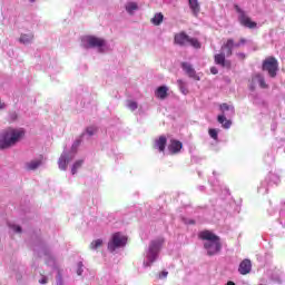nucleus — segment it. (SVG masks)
I'll return each mask as SVG.
<instances>
[{
	"label": "nucleus",
	"instance_id": "obj_8",
	"mask_svg": "<svg viewBox=\"0 0 285 285\" xmlns=\"http://www.w3.org/2000/svg\"><path fill=\"white\" fill-rule=\"evenodd\" d=\"M175 43L178 46H191V48L196 49L202 48V43L197 38H189L185 32H180L175 36Z\"/></svg>",
	"mask_w": 285,
	"mask_h": 285
},
{
	"label": "nucleus",
	"instance_id": "obj_27",
	"mask_svg": "<svg viewBox=\"0 0 285 285\" xmlns=\"http://www.w3.org/2000/svg\"><path fill=\"white\" fill-rule=\"evenodd\" d=\"M97 132V127H88L86 131L82 134V137H92Z\"/></svg>",
	"mask_w": 285,
	"mask_h": 285
},
{
	"label": "nucleus",
	"instance_id": "obj_7",
	"mask_svg": "<svg viewBox=\"0 0 285 285\" xmlns=\"http://www.w3.org/2000/svg\"><path fill=\"white\" fill-rule=\"evenodd\" d=\"M263 70L264 72H267L272 79H275L277 72H279V62L275 57H268L263 61Z\"/></svg>",
	"mask_w": 285,
	"mask_h": 285
},
{
	"label": "nucleus",
	"instance_id": "obj_16",
	"mask_svg": "<svg viewBox=\"0 0 285 285\" xmlns=\"http://www.w3.org/2000/svg\"><path fill=\"white\" fill-rule=\"evenodd\" d=\"M253 83H258L261 88H268V85H266V80L261 73H256L253 79Z\"/></svg>",
	"mask_w": 285,
	"mask_h": 285
},
{
	"label": "nucleus",
	"instance_id": "obj_11",
	"mask_svg": "<svg viewBox=\"0 0 285 285\" xmlns=\"http://www.w3.org/2000/svg\"><path fill=\"white\" fill-rule=\"evenodd\" d=\"M181 68L186 72V75H188V77H190L191 79H195L196 81L200 80V78L197 76V72L193 68V65L188 62H183Z\"/></svg>",
	"mask_w": 285,
	"mask_h": 285
},
{
	"label": "nucleus",
	"instance_id": "obj_38",
	"mask_svg": "<svg viewBox=\"0 0 285 285\" xmlns=\"http://www.w3.org/2000/svg\"><path fill=\"white\" fill-rule=\"evenodd\" d=\"M236 43H239V47H240V46H244V43H246V39L242 38V39L239 40V42H236Z\"/></svg>",
	"mask_w": 285,
	"mask_h": 285
},
{
	"label": "nucleus",
	"instance_id": "obj_32",
	"mask_svg": "<svg viewBox=\"0 0 285 285\" xmlns=\"http://www.w3.org/2000/svg\"><path fill=\"white\" fill-rule=\"evenodd\" d=\"M258 193H261V195H266L268 193L266 185L262 184V186L258 188Z\"/></svg>",
	"mask_w": 285,
	"mask_h": 285
},
{
	"label": "nucleus",
	"instance_id": "obj_4",
	"mask_svg": "<svg viewBox=\"0 0 285 285\" xmlns=\"http://www.w3.org/2000/svg\"><path fill=\"white\" fill-rule=\"evenodd\" d=\"M83 48H96L98 52H106L108 50V46L106 45V40L101 38H97L95 36H86L82 38Z\"/></svg>",
	"mask_w": 285,
	"mask_h": 285
},
{
	"label": "nucleus",
	"instance_id": "obj_37",
	"mask_svg": "<svg viewBox=\"0 0 285 285\" xmlns=\"http://www.w3.org/2000/svg\"><path fill=\"white\" fill-rule=\"evenodd\" d=\"M13 230H14L16 233H21V227H20V226H14V227H13Z\"/></svg>",
	"mask_w": 285,
	"mask_h": 285
},
{
	"label": "nucleus",
	"instance_id": "obj_36",
	"mask_svg": "<svg viewBox=\"0 0 285 285\" xmlns=\"http://www.w3.org/2000/svg\"><path fill=\"white\" fill-rule=\"evenodd\" d=\"M210 72H212V75H217V72H218L217 67H212Z\"/></svg>",
	"mask_w": 285,
	"mask_h": 285
},
{
	"label": "nucleus",
	"instance_id": "obj_6",
	"mask_svg": "<svg viewBox=\"0 0 285 285\" xmlns=\"http://www.w3.org/2000/svg\"><path fill=\"white\" fill-rule=\"evenodd\" d=\"M126 244H128V237L121 233H115L108 243V250H110V253H115L117 248H124Z\"/></svg>",
	"mask_w": 285,
	"mask_h": 285
},
{
	"label": "nucleus",
	"instance_id": "obj_12",
	"mask_svg": "<svg viewBox=\"0 0 285 285\" xmlns=\"http://www.w3.org/2000/svg\"><path fill=\"white\" fill-rule=\"evenodd\" d=\"M253 268V264L250 263L249 259H244L238 267V272L240 275H248Z\"/></svg>",
	"mask_w": 285,
	"mask_h": 285
},
{
	"label": "nucleus",
	"instance_id": "obj_29",
	"mask_svg": "<svg viewBox=\"0 0 285 285\" xmlns=\"http://www.w3.org/2000/svg\"><path fill=\"white\" fill-rule=\"evenodd\" d=\"M178 86L183 95H186L188 92V89L186 88V82H184V80H178Z\"/></svg>",
	"mask_w": 285,
	"mask_h": 285
},
{
	"label": "nucleus",
	"instance_id": "obj_17",
	"mask_svg": "<svg viewBox=\"0 0 285 285\" xmlns=\"http://www.w3.org/2000/svg\"><path fill=\"white\" fill-rule=\"evenodd\" d=\"M267 277L272 279V282H282V278L279 277V269H269L266 273Z\"/></svg>",
	"mask_w": 285,
	"mask_h": 285
},
{
	"label": "nucleus",
	"instance_id": "obj_14",
	"mask_svg": "<svg viewBox=\"0 0 285 285\" xmlns=\"http://www.w3.org/2000/svg\"><path fill=\"white\" fill-rule=\"evenodd\" d=\"M183 148L181 141L179 140H170V144L168 146L169 153L175 155L176 153H179Z\"/></svg>",
	"mask_w": 285,
	"mask_h": 285
},
{
	"label": "nucleus",
	"instance_id": "obj_34",
	"mask_svg": "<svg viewBox=\"0 0 285 285\" xmlns=\"http://www.w3.org/2000/svg\"><path fill=\"white\" fill-rule=\"evenodd\" d=\"M166 277H168V272H161L159 275L160 279H166Z\"/></svg>",
	"mask_w": 285,
	"mask_h": 285
},
{
	"label": "nucleus",
	"instance_id": "obj_42",
	"mask_svg": "<svg viewBox=\"0 0 285 285\" xmlns=\"http://www.w3.org/2000/svg\"><path fill=\"white\" fill-rule=\"evenodd\" d=\"M30 1H31V3H35L36 0H30Z\"/></svg>",
	"mask_w": 285,
	"mask_h": 285
},
{
	"label": "nucleus",
	"instance_id": "obj_18",
	"mask_svg": "<svg viewBox=\"0 0 285 285\" xmlns=\"http://www.w3.org/2000/svg\"><path fill=\"white\" fill-rule=\"evenodd\" d=\"M155 148H157L159 153L166 150V136H160L159 139L155 141Z\"/></svg>",
	"mask_w": 285,
	"mask_h": 285
},
{
	"label": "nucleus",
	"instance_id": "obj_21",
	"mask_svg": "<svg viewBox=\"0 0 285 285\" xmlns=\"http://www.w3.org/2000/svg\"><path fill=\"white\" fill-rule=\"evenodd\" d=\"M32 39H35V35L32 33H22L19 38L20 43H32Z\"/></svg>",
	"mask_w": 285,
	"mask_h": 285
},
{
	"label": "nucleus",
	"instance_id": "obj_26",
	"mask_svg": "<svg viewBox=\"0 0 285 285\" xmlns=\"http://www.w3.org/2000/svg\"><path fill=\"white\" fill-rule=\"evenodd\" d=\"M101 246H104V240L98 238L90 243L89 248L90 250H97L98 248H101Z\"/></svg>",
	"mask_w": 285,
	"mask_h": 285
},
{
	"label": "nucleus",
	"instance_id": "obj_31",
	"mask_svg": "<svg viewBox=\"0 0 285 285\" xmlns=\"http://www.w3.org/2000/svg\"><path fill=\"white\" fill-rule=\"evenodd\" d=\"M209 136L212 137V139L217 140V137H218L217 129H209Z\"/></svg>",
	"mask_w": 285,
	"mask_h": 285
},
{
	"label": "nucleus",
	"instance_id": "obj_1",
	"mask_svg": "<svg viewBox=\"0 0 285 285\" xmlns=\"http://www.w3.org/2000/svg\"><path fill=\"white\" fill-rule=\"evenodd\" d=\"M26 137L24 129L8 128L0 134V150H8L17 146Z\"/></svg>",
	"mask_w": 285,
	"mask_h": 285
},
{
	"label": "nucleus",
	"instance_id": "obj_9",
	"mask_svg": "<svg viewBox=\"0 0 285 285\" xmlns=\"http://www.w3.org/2000/svg\"><path fill=\"white\" fill-rule=\"evenodd\" d=\"M237 11L239 12V21L242 23V26H245V28H257V22H254L253 20H250V18H248L246 16V13H244V11L239 10V8H237Z\"/></svg>",
	"mask_w": 285,
	"mask_h": 285
},
{
	"label": "nucleus",
	"instance_id": "obj_33",
	"mask_svg": "<svg viewBox=\"0 0 285 285\" xmlns=\"http://www.w3.org/2000/svg\"><path fill=\"white\" fill-rule=\"evenodd\" d=\"M269 179H273L274 184H279V177L275 174H271Z\"/></svg>",
	"mask_w": 285,
	"mask_h": 285
},
{
	"label": "nucleus",
	"instance_id": "obj_23",
	"mask_svg": "<svg viewBox=\"0 0 285 285\" xmlns=\"http://www.w3.org/2000/svg\"><path fill=\"white\" fill-rule=\"evenodd\" d=\"M189 1V8L195 17L199 14V2L197 0H188Z\"/></svg>",
	"mask_w": 285,
	"mask_h": 285
},
{
	"label": "nucleus",
	"instance_id": "obj_35",
	"mask_svg": "<svg viewBox=\"0 0 285 285\" xmlns=\"http://www.w3.org/2000/svg\"><path fill=\"white\" fill-rule=\"evenodd\" d=\"M48 282V277H42L41 279H39V284H46Z\"/></svg>",
	"mask_w": 285,
	"mask_h": 285
},
{
	"label": "nucleus",
	"instance_id": "obj_13",
	"mask_svg": "<svg viewBox=\"0 0 285 285\" xmlns=\"http://www.w3.org/2000/svg\"><path fill=\"white\" fill-rule=\"evenodd\" d=\"M215 63H217V66H222L223 68H230V62L226 61V55L224 51L215 56Z\"/></svg>",
	"mask_w": 285,
	"mask_h": 285
},
{
	"label": "nucleus",
	"instance_id": "obj_25",
	"mask_svg": "<svg viewBox=\"0 0 285 285\" xmlns=\"http://www.w3.org/2000/svg\"><path fill=\"white\" fill-rule=\"evenodd\" d=\"M83 271H86V266L83 265V261H79L75 265V272L78 276L83 275Z\"/></svg>",
	"mask_w": 285,
	"mask_h": 285
},
{
	"label": "nucleus",
	"instance_id": "obj_2",
	"mask_svg": "<svg viewBox=\"0 0 285 285\" xmlns=\"http://www.w3.org/2000/svg\"><path fill=\"white\" fill-rule=\"evenodd\" d=\"M199 237L205 240L204 247L207 250V255H217L222 250V242L213 232H202Z\"/></svg>",
	"mask_w": 285,
	"mask_h": 285
},
{
	"label": "nucleus",
	"instance_id": "obj_39",
	"mask_svg": "<svg viewBox=\"0 0 285 285\" xmlns=\"http://www.w3.org/2000/svg\"><path fill=\"white\" fill-rule=\"evenodd\" d=\"M240 59H246V53H237Z\"/></svg>",
	"mask_w": 285,
	"mask_h": 285
},
{
	"label": "nucleus",
	"instance_id": "obj_28",
	"mask_svg": "<svg viewBox=\"0 0 285 285\" xmlns=\"http://www.w3.org/2000/svg\"><path fill=\"white\" fill-rule=\"evenodd\" d=\"M127 108H129V110H137V108H139V106L137 105V101L128 100L127 101Z\"/></svg>",
	"mask_w": 285,
	"mask_h": 285
},
{
	"label": "nucleus",
	"instance_id": "obj_19",
	"mask_svg": "<svg viewBox=\"0 0 285 285\" xmlns=\"http://www.w3.org/2000/svg\"><path fill=\"white\" fill-rule=\"evenodd\" d=\"M125 10L126 12H128V14H135V12L139 10V6L137 4V2H127L125 6Z\"/></svg>",
	"mask_w": 285,
	"mask_h": 285
},
{
	"label": "nucleus",
	"instance_id": "obj_3",
	"mask_svg": "<svg viewBox=\"0 0 285 285\" xmlns=\"http://www.w3.org/2000/svg\"><path fill=\"white\" fill-rule=\"evenodd\" d=\"M164 244V238H158L153 240L149 244V247L145 254L144 266L148 268V266H153L155 262H157V257H159V250H161V246Z\"/></svg>",
	"mask_w": 285,
	"mask_h": 285
},
{
	"label": "nucleus",
	"instance_id": "obj_5",
	"mask_svg": "<svg viewBox=\"0 0 285 285\" xmlns=\"http://www.w3.org/2000/svg\"><path fill=\"white\" fill-rule=\"evenodd\" d=\"M219 108L223 115L217 117L218 124H222L223 128L228 129L230 126H233V122L226 119V112H229L228 115L230 116L235 115V107H233V105L222 104Z\"/></svg>",
	"mask_w": 285,
	"mask_h": 285
},
{
	"label": "nucleus",
	"instance_id": "obj_10",
	"mask_svg": "<svg viewBox=\"0 0 285 285\" xmlns=\"http://www.w3.org/2000/svg\"><path fill=\"white\" fill-rule=\"evenodd\" d=\"M239 48V43H235V40L228 39L223 46H222V52L226 55V57H230L233 55V49Z\"/></svg>",
	"mask_w": 285,
	"mask_h": 285
},
{
	"label": "nucleus",
	"instance_id": "obj_41",
	"mask_svg": "<svg viewBox=\"0 0 285 285\" xmlns=\"http://www.w3.org/2000/svg\"><path fill=\"white\" fill-rule=\"evenodd\" d=\"M189 224H195V222L190 220Z\"/></svg>",
	"mask_w": 285,
	"mask_h": 285
},
{
	"label": "nucleus",
	"instance_id": "obj_22",
	"mask_svg": "<svg viewBox=\"0 0 285 285\" xmlns=\"http://www.w3.org/2000/svg\"><path fill=\"white\" fill-rule=\"evenodd\" d=\"M42 161L41 159H36V160H31L29 163L26 164L27 170H37V168H39V166H41Z\"/></svg>",
	"mask_w": 285,
	"mask_h": 285
},
{
	"label": "nucleus",
	"instance_id": "obj_30",
	"mask_svg": "<svg viewBox=\"0 0 285 285\" xmlns=\"http://www.w3.org/2000/svg\"><path fill=\"white\" fill-rule=\"evenodd\" d=\"M83 165V160H76L75 164H73V167H72V170H73V175H75V171Z\"/></svg>",
	"mask_w": 285,
	"mask_h": 285
},
{
	"label": "nucleus",
	"instance_id": "obj_15",
	"mask_svg": "<svg viewBox=\"0 0 285 285\" xmlns=\"http://www.w3.org/2000/svg\"><path fill=\"white\" fill-rule=\"evenodd\" d=\"M155 96L158 99H166V97H168V87L166 86L158 87L155 91Z\"/></svg>",
	"mask_w": 285,
	"mask_h": 285
},
{
	"label": "nucleus",
	"instance_id": "obj_20",
	"mask_svg": "<svg viewBox=\"0 0 285 285\" xmlns=\"http://www.w3.org/2000/svg\"><path fill=\"white\" fill-rule=\"evenodd\" d=\"M69 161H70V159L68 158V154H66V153L62 154V155L60 156V158H59V161H58L59 168H60L61 170H66V168H67Z\"/></svg>",
	"mask_w": 285,
	"mask_h": 285
},
{
	"label": "nucleus",
	"instance_id": "obj_40",
	"mask_svg": "<svg viewBox=\"0 0 285 285\" xmlns=\"http://www.w3.org/2000/svg\"><path fill=\"white\" fill-rule=\"evenodd\" d=\"M3 108H6V104L1 102L0 100V110H3Z\"/></svg>",
	"mask_w": 285,
	"mask_h": 285
},
{
	"label": "nucleus",
	"instance_id": "obj_24",
	"mask_svg": "<svg viewBox=\"0 0 285 285\" xmlns=\"http://www.w3.org/2000/svg\"><path fill=\"white\" fill-rule=\"evenodd\" d=\"M150 21L153 26H161V23L164 22V13L161 12L156 13Z\"/></svg>",
	"mask_w": 285,
	"mask_h": 285
}]
</instances>
